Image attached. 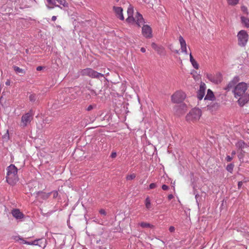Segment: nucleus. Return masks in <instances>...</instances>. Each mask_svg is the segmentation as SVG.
<instances>
[{"label":"nucleus","mask_w":249,"mask_h":249,"mask_svg":"<svg viewBox=\"0 0 249 249\" xmlns=\"http://www.w3.org/2000/svg\"><path fill=\"white\" fill-rule=\"evenodd\" d=\"M248 86L244 82L238 84L234 88L233 92L234 96L238 98V103L241 106H243L249 100V94L246 92Z\"/></svg>","instance_id":"f257e3e1"},{"label":"nucleus","mask_w":249,"mask_h":249,"mask_svg":"<svg viewBox=\"0 0 249 249\" xmlns=\"http://www.w3.org/2000/svg\"><path fill=\"white\" fill-rule=\"evenodd\" d=\"M128 17L126 19V21L130 24H136L138 26L140 27L145 22L142 16L139 12H136L135 17H133L134 9L133 7L129 5L127 8Z\"/></svg>","instance_id":"f03ea898"},{"label":"nucleus","mask_w":249,"mask_h":249,"mask_svg":"<svg viewBox=\"0 0 249 249\" xmlns=\"http://www.w3.org/2000/svg\"><path fill=\"white\" fill-rule=\"evenodd\" d=\"M18 180V169L14 164H11L7 168V182L10 185H14Z\"/></svg>","instance_id":"7ed1b4c3"},{"label":"nucleus","mask_w":249,"mask_h":249,"mask_svg":"<svg viewBox=\"0 0 249 249\" xmlns=\"http://www.w3.org/2000/svg\"><path fill=\"white\" fill-rule=\"evenodd\" d=\"M34 115V113L32 110L23 114L21 118L20 127L25 128L29 126L33 119Z\"/></svg>","instance_id":"20e7f679"},{"label":"nucleus","mask_w":249,"mask_h":249,"mask_svg":"<svg viewBox=\"0 0 249 249\" xmlns=\"http://www.w3.org/2000/svg\"><path fill=\"white\" fill-rule=\"evenodd\" d=\"M80 74L82 76H88L91 78H98L103 77L104 74L94 71L91 68H86L81 70Z\"/></svg>","instance_id":"39448f33"},{"label":"nucleus","mask_w":249,"mask_h":249,"mask_svg":"<svg viewBox=\"0 0 249 249\" xmlns=\"http://www.w3.org/2000/svg\"><path fill=\"white\" fill-rule=\"evenodd\" d=\"M238 44L240 47H245L249 39V35L245 30L240 31L237 35Z\"/></svg>","instance_id":"423d86ee"},{"label":"nucleus","mask_w":249,"mask_h":249,"mask_svg":"<svg viewBox=\"0 0 249 249\" xmlns=\"http://www.w3.org/2000/svg\"><path fill=\"white\" fill-rule=\"evenodd\" d=\"M201 116V111L198 108H193L186 116L187 121H195L198 120Z\"/></svg>","instance_id":"0eeeda50"},{"label":"nucleus","mask_w":249,"mask_h":249,"mask_svg":"<svg viewBox=\"0 0 249 249\" xmlns=\"http://www.w3.org/2000/svg\"><path fill=\"white\" fill-rule=\"evenodd\" d=\"M186 94L182 91L178 90L175 92L171 96V101L174 103H181L185 98Z\"/></svg>","instance_id":"6e6552de"},{"label":"nucleus","mask_w":249,"mask_h":249,"mask_svg":"<svg viewBox=\"0 0 249 249\" xmlns=\"http://www.w3.org/2000/svg\"><path fill=\"white\" fill-rule=\"evenodd\" d=\"M207 78L212 83L218 84L221 82L222 76L220 73H216L215 74H207Z\"/></svg>","instance_id":"1a4fd4ad"},{"label":"nucleus","mask_w":249,"mask_h":249,"mask_svg":"<svg viewBox=\"0 0 249 249\" xmlns=\"http://www.w3.org/2000/svg\"><path fill=\"white\" fill-rule=\"evenodd\" d=\"M187 110V106L184 104L176 105L174 107V111L178 116L181 115Z\"/></svg>","instance_id":"9d476101"},{"label":"nucleus","mask_w":249,"mask_h":249,"mask_svg":"<svg viewBox=\"0 0 249 249\" xmlns=\"http://www.w3.org/2000/svg\"><path fill=\"white\" fill-rule=\"evenodd\" d=\"M142 34L146 38L152 37V29L148 25H144L142 27Z\"/></svg>","instance_id":"9b49d317"},{"label":"nucleus","mask_w":249,"mask_h":249,"mask_svg":"<svg viewBox=\"0 0 249 249\" xmlns=\"http://www.w3.org/2000/svg\"><path fill=\"white\" fill-rule=\"evenodd\" d=\"M206 88V86L205 84L204 83H201L199 89L197 92V97L198 100H201L204 97L205 94V89Z\"/></svg>","instance_id":"f8f14e48"},{"label":"nucleus","mask_w":249,"mask_h":249,"mask_svg":"<svg viewBox=\"0 0 249 249\" xmlns=\"http://www.w3.org/2000/svg\"><path fill=\"white\" fill-rule=\"evenodd\" d=\"M113 11H114L116 16L120 20H124V17L123 14V8L121 7L113 6Z\"/></svg>","instance_id":"ddd939ff"},{"label":"nucleus","mask_w":249,"mask_h":249,"mask_svg":"<svg viewBox=\"0 0 249 249\" xmlns=\"http://www.w3.org/2000/svg\"><path fill=\"white\" fill-rule=\"evenodd\" d=\"M11 213L13 216L17 220L22 219L24 216V214L18 209H13L11 212Z\"/></svg>","instance_id":"4468645a"},{"label":"nucleus","mask_w":249,"mask_h":249,"mask_svg":"<svg viewBox=\"0 0 249 249\" xmlns=\"http://www.w3.org/2000/svg\"><path fill=\"white\" fill-rule=\"evenodd\" d=\"M179 41L180 44L181 52L184 53L185 54H188L186 41L181 36L179 37Z\"/></svg>","instance_id":"2eb2a0df"},{"label":"nucleus","mask_w":249,"mask_h":249,"mask_svg":"<svg viewBox=\"0 0 249 249\" xmlns=\"http://www.w3.org/2000/svg\"><path fill=\"white\" fill-rule=\"evenodd\" d=\"M51 194V193H45L43 192H38L37 194V197L39 199H41L43 200H46L48 199L49 196H50V195Z\"/></svg>","instance_id":"dca6fc26"},{"label":"nucleus","mask_w":249,"mask_h":249,"mask_svg":"<svg viewBox=\"0 0 249 249\" xmlns=\"http://www.w3.org/2000/svg\"><path fill=\"white\" fill-rule=\"evenodd\" d=\"M239 81V78L238 76H235L233 78L232 81H231L228 85H227V87L226 88L227 89L230 90L231 89L237 82Z\"/></svg>","instance_id":"f3484780"},{"label":"nucleus","mask_w":249,"mask_h":249,"mask_svg":"<svg viewBox=\"0 0 249 249\" xmlns=\"http://www.w3.org/2000/svg\"><path fill=\"white\" fill-rule=\"evenodd\" d=\"M13 68L16 73L19 74L20 76H23L26 73V71L25 70L21 69L18 66H13Z\"/></svg>","instance_id":"a211bd4d"},{"label":"nucleus","mask_w":249,"mask_h":249,"mask_svg":"<svg viewBox=\"0 0 249 249\" xmlns=\"http://www.w3.org/2000/svg\"><path fill=\"white\" fill-rule=\"evenodd\" d=\"M214 95L213 92L210 89H208L207 90V93L205 97L204 100H208L210 101H213L214 99Z\"/></svg>","instance_id":"6ab92c4d"},{"label":"nucleus","mask_w":249,"mask_h":249,"mask_svg":"<svg viewBox=\"0 0 249 249\" xmlns=\"http://www.w3.org/2000/svg\"><path fill=\"white\" fill-rule=\"evenodd\" d=\"M235 146L238 149L242 150L243 149L246 147L247 145L243 141L240 140L235 143Z\"/></svg>","instance_id":"aec40b11"},{"label":"nucleus","mask_w":249,"mask_h":249,"mask_svg":"<svg viewBox=\"0 0 249 249\" xmlns=\"http://www.w3.org/2000/svg\"><path fill=\"white\" fill-rule=\"evenodd\" d=\"M241 20L242 24L247 28H249V18L244 17H241Z\"/></svg>","instance_id":"412c9836"},{"label":"nucleus","mask_w":249,"mask_h":249,"mask_svg":"<svg viewBox=\"0 0 249 249\" xmlns=\"http://www.w3.org/2000/svg\"><path fill=\"white\" fill-rule=\"evenodd\" d=\"M145 207L147 209H150L151 208V202L149 196H147L145 200Z\"/></svg>","instance_id":"4be33fe9"},{"label":"nucleus","mask_w":249,"mask_h":249,"mask_svg":"<svg viewBox=\"0 0 249 249\" xmlns=\"http://www.w3.org/2000/svg\"><path fill=\"white\" fill-rule=\"evenodd\" d=\"M140 225L141 226V227H142L143 228H150L153 226L149 223L143 222L140 223Z\"/></svg>","instance_id":"5701e85b"},{"label":"nucleus","mask_w":249,"mask_h":249,"mask_svg":"<svg viewBox=\"0 0 249 249\" xmlns=\"http://www.w3.org/2000/svg\"><path fill=\"white\" fill-rule=\"evenodd\" d=\"M233 167L234 164L232 163H230L227 166L226 169L228 172L232 173L233 171Z\"/></svg>","instance_id":"b1692460"},{"label":"nucleus","mask_w":249,"mask_h":249,"mask_svg":"<svg viewBox=\"0 0 249 249\" xmlns=\"http://www.w3.org/2000/svg\"><path fill=\"white\" fill-rule=\"evenodd\" d=\"M60 4L62 5L64 7H68V3L65 0H56Z\"/></svg>","instance_id":"393cba45"},{"label":"nucleus","mask_w":249,"mask_h":249,"mask_svg":"<svg viewBox=\"0 0 249 249\" xmlns=\"http://www.w3.org/2000/svg\"><path fill=\"white\" fill-rule=\"evenodd\" d=\"M15 239L16 240V241H20L21 242V243L22 244H27L26 243H28V241H26V240H25L23 238L20 237V236H17L15 238Z\"/></svg>","instance_id":"a878e982"},{"label":"nucleus","mask_w":249,"mask_h":249,"mask_svg":"<svg viewBox=\"0 0 249 249\" xmlns=\"http://www.w3.org/2000/svg\"><path fill=\"white\" fill-rule=\"evenodd\" d=\"M164 48L161 46H159L158 49H157L156 50V51H157V53L160 54H162L164 53Z\"/></svg>","instance_id":"bb28decb"},{"label":"nucleus","mask_w":249,"mask_h":249,"mask_svg":"<svg viewBox=\"0 0 249 249\" xmlns=\"http://www.w3.org/2000/svg\"><path fill=\"white\" fill-rule=\"evenodd\" d=\"M40 240V239H36L32 242H28V243H27V245H29L37 246V245H38V241H39Z\"/></svg>","instance_id":"cd10ccee"},{"label":"nucleus","mask_w":249,"mask_h":249,"mask_svg":"<svg viewBox=\"0 0 249 249\" xmlns=\"http://www.w3.org/2000/svg\"><path fill=\"white\" fill-rule=\"evenodd\" d=\"M239 0H228V2L230 5H236Z\"/></svg>","instance_id":"c85d7f7f"},{"label":"nucleus","mask_w":249,"mask_h":249,"mask_svg":"<svg viewBox=\"0 0 249 249\" xmlns=\"http://www.w3.org/2000/svg\"><path fill=\"white\" fill-rule=\"evenodd\" d=\"M193 66V67L195 69H198L199 68V65L197 63V62L194 60H193V61H191L190 62Z\"/></svg>","instance_id":"c756f323"},{"label":"nucleus","mask_w":249,"mask_h":249,"mask_svg":"<svg viewBox=\"0 0 249 249\" xmlns=\"http://www.w3.org/2000/svg\"><path fill=\"white\" fill-rule=\"evenodd\" d=\"M135 178H136V175L135 174L133 173L131 175H127L126 177V179L127 180H132V179H134Z\"/></svg>","instance_id":"7c9ffc66"},{"label":"nucleus","mask_w":249,"mask_h":249,"mask_svg":"<svg viewBox=\"0 0 249 249\" xmlns=\"http://www.w3.org/2000/svg\"><path fill=\"white\" fill-rule=\"evenodd\" d=\"M29 100L31 102H35L36 100V96L35 94H30L29 96Z\"/></svg>","instance_id":"2f4dec72"},{"label":"nucleus","mask_w":249,"mask_h":249,"mask_svg":"<svg viewBox=\"0 0 249 249\" xmlns=\"http://www.w3.org/2000/svg\"><path fill=\"white\" fill-rule=\"evenodd\" d=\"M48 2L50 4L54 5L55 6L60 7L61 9H62V7H61L60 6L58 5H55V1L56 0H47Z\"/></svg>","instance_id":"473e14b6"},{"label":"nucleus","mask_w":249,"mask_h":249,"mask_svg":"<svg viewBox=\"0 0 249 249\" xmlns=\"http://www.w3.org/2000/svg\"><path fill=\"white\" fill-rule=\"evenodd\" d=\"M51 193L53 195V198H56L58 196V193L57 191H53Z\"/></svg>","instance_id":"72a5a7b5"},{"label":"nucleus","mask_w":249,"mask_h":249,"mask_svg":"<svg viewBox=\"0 0 249 249\" xmlns=\"http://www.w3.org/2000/svg\"><path fill=\"white\" fill-rule=\"evenodd\" d=\"M241 10L245 13H246L247 14H248V9L247 8V7H246L245 6H242L241 7Z\"/></svg>","instance_id":"f704fd0d"},{"label":"nucleus","mask_w":249,"mask_h":249,"mask_svg":"<svg viewBox=\"0 0 249 249\" xmlns=\"http://www.w3.org/2000/svg\"><path fill=\"white\" fill-rule=\"evenodd\" d=\"M156 187H157L156 184L154 183H152L149 185V189H153L155 188Z\"/></svg>","instance_id":"c9c22d12"},{"label":"nucleus","mask_w":249,"mask_h":249,"mask_svg":"<svg viewBox=\"0 0 249 249\" xmlns=\"http://www.w3.org/2000/svg\"><path fill=\"white\" fill-rule=\"evenodd\" d=\"M242 151L241 152V153L238 154V157L240 160V161H241V160H243V157H244V154L243 153H242Z\"/></svg>","instance_id":"e433bc0d"},{"label":"nucleus","mask_w":249,"mask_h":249,"mask_svg":"<svg viewBox=\"0 0 249 249\" xmlns=\"http://www.w3.org/2000/svg\"><path fill=\"white\" fill-rule=\"evenodd\" d=\"M151 47L156 51V49H158L159 46H158L155 43H152L151 44Z\"/></svg>","instance_id":"4c0bfd02"},{"label":"nucleus","mask_w":249,"mask_h":249,"mask_svg":"<svg viewBox=\"0 0 249 249\" xmlns=\"http://www.w3.org/2000/svg\"><path fill=\"white\" fill-rule=\"evenodd\" d=\"M169 230L171 232H173L175 231V228L173 226H170L169 228Z\"/></svg>","instance_id":"58836bf2"},{"label":"nucleus","mask_w":249,"mask_h":249,"mask_svg":"<svg viewBox=\"0 0 249 249\" xmlns=\"http://www.w3.org/2000/svg\"><path fill=\"white\" fill-rule=\"evenodd\" d=\"M233 159L232 157H231L230 156H227L226 157V160L228 162L231 161Z\"/></svg>","instance_id":"ea45409f"},{"label":"nucleus","mask_w":249,"mask_h":249,"mask_svg":"<svg viewBox=\"0 0 249 249\" xmlns=\"http://www.w3.org/2000/svg\"><path fill=\"white\" fill-rule=\"evenodd\" d=\"M161 188L163 190H167L169 188L168 186L165 184L162 185Z\"/></svg>","instance_id":"a19ab883"},{"label":"nucleus","mask_w":249,"mask_h":249,"mask_svg":"<svg viewBox=\"0 0 249 249\" xmlns=\"http://www.w3.org/2000/svg\"><path fill=\"white\" fill-rule=\"evenodd\" d=\"M99 213L100 214H103V215L106 214V212L104 209H101L99 211Z\"/></svg>","instance_id":"79ce46f5"},{"label":"nucleus","mask_w":249,"mask_h":249,"mask_svg":"<svg viewBox=\"0 0 249 249\" xmlns=\"http://www.w3.org/2000/svg\"><path fill=\"white\" fill-rule=\"evenodd\" d=\"M93 108V106L92 105H89L87 108L88 111H90Z\"/></svg>","instance_id":"37998d69"},{"label":"nucleus","mask_w":249,"mask_h":249,"mask_svg":"<svg viewBox=\"0 0 249 249\" xmlns=\"http://www.w3.org/2000/svg\"><path fill=\"white\" fill-rule=\"evenodd\" d=\"M116 156H117V154H116V152H112V153L111 154L110 157L112 158H115L116 157Z\"/></svg>","instance_id":"c03bdc74"},{"label":"nucleus","mask_w":249,"mask_h":249,"mask_svg":"<svg viewBox=\"0 0 249 249\" xmlns=\"http://www.w3.org/2000/svg\"><path fill=\"white\" fill-rule=\"evenodd\" d=\"M189 56H190V62L193 61V60H195L194 58V57H193V55H192L191 53H190L189 54Z\"/></svg>","instance_id":"a18cd8bd"},{"label":"nucleus","mask_w":249,"mask_h":249,"mask_svg":"<svg viewBox=\"0 0 249 249\" xmlns=\"http://www.w3.org/2000/svg\"><path fill=\"white\" fill-rule=\"evenodd\" d=\"M11 84V81L9 79H7L5 82V85L6 86H10Z\"/></svg>","instance_id":"49530a36"},{"label":"nucleus","mask_w":249,"mask_h":249,"mask_svg":"<svg viewBox=\"0 0 249 249\" xmlns=\"http://www.w3.org/2000/svg\"><path fill=\"white\" fill-rule=\"evenodd\" d=\"M243 184V182L242 181H239L238 182V188H240L242 186Z\"/></svg>","instance_id":"de8ad7c7"},{"label":"nucleus","mask_w":249,"mask_h":249,"mask_svg":"<svg viewBox=\"0 0 249 249\" xmlns=\"http://www.w3.org/2000/svg\"><path fill=\"white\" fill-rule=\"evenodd\" d=\"M174 197L173 195L172 194H170L168 196V198L169 200L172 199Z\"/></svg>","instance_id":"09e8293b"},{"label":"nucleus","mask_w":249,"mask_h":249,"mask_svg":"<svg viewBox=\"0 0 249 249\" xmlns=\"http://www.w3.org/2000/svg\"><path fill=\"white\" fill-rule=\"evenodd\" d=\"M43 69V67L42 66H38L36 68V70L37 71H40Z\"/></svg>","instance_id":"8fccbe9b"},{"label":"nucleus","mask_w":249,"mask_h":249,"mask_svg":"<svg viewBox=\"0 0 249 249\" xmlns=\"http://www.w3.org/2000/svg\"><path fill=\"white\" fill-rule=\"evenodd\" d=\"M141 51L142 52V53H145V51H146V50H145V48H144L142 47V48H141Z\"/></svg>","instance_id":"3c124183"},{"label":"nucleus","mask_w":249,"mask_h":249,"mask_svg":"<svg viewBox=\"0 0 249 249\" xmlns=\"http://www.w3.org/2000/svg\"><path fill=\"white\" fill-rule=\"evenodd\" d=\"M56 19V16H53L52 18V20L53 21H55V20Z\"/></svg>","instance_id":"603ef678"},{"label":"nucleus","mask_w":249,"mask_h":249,"mask_svg":"<svg viewBox=\"0 0 249 249\" xmlns=\"http://www.w3.org/2000/svg\"><path fill=\"white\" fill-rule=\"evenodd\" d=\"M236 154V152L235 151H232L231 152V155L232 156H234Z\"/></svg>","instance_id":"864d4df0"},{"label":"nucleus","mask_w":249,"mask_h":249,"mask_svg":"<svg viewBox=\"0 0 249 249\" xmlns=\"http://www.w3.org/2000/svg\"><path fill=\"white\" fill-rule=\"evenodd\" d=\"M198 196H199V195L198 194L196 195L195 197H196V200H197V197H198Z\"/></svg>","instance_id":"5fc2aeb1"},{"label":"nucleus","mask_w":249,"mask_h":249,"mask_svg":"<svg viewBox=\"0 0 249 249\" xmlns=\"http://www.w3.org/2000/svg\"><path fill=\"white\" fill-rule=\"evenodd\" d=\"M48 8H49V9H51V8H53V7H50V6H48Z\"/></svg>","instance_id":"6e6d98bb"},{"label":"nucleus","mask_w":249,"mask_h":249,"mask_svg":"<svg viewBox=\"0 0 249 249\" xmlns=\"http://www.w3.org/2000/svg\"><path fill=\"white\" fill-rule=\"evenodd\" d=\"M176 52L177 53H178V50H177V51H176Z\"/></svg>","instance_id":"4d7b16f0"}]
</instances>
